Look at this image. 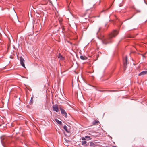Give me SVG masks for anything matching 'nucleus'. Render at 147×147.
Returning <instances> with one entry per match:
<instances>
[{
	"label": "nucleus",
	"mask_w": 147,
	"mask_h": 147,
	"mask_svg": "<svg viewBox=\"0 0 147 147\" xmlns=\"http://www.w3.org/2000/svg\"><path fill=\"white\" fill-rule=\"evenodd\" d=\"M82 145L85 146H88V144H87V142L86 141H84L81 142Z\"/></svg>",
	"instance_id": "7"
},
{
	"label": "nucleus",
	"mask_w": 147,
	"mask_h": 147,
	"mask_svg": "<svg viewBox=\"0 0 147 147\" xmlns=\"http://www.w3.org/2000/svg\"><path fill=\"white\" fill-rule=\"evenodd\" d=\"M63 128L67 132H69V131L67 129V127L66 125H64L63 126Z\"/></svg>",
	"instance_id": "13"
},
{
	"label": "nucleus",
	"mask_w": 147,
	"mask_h": 147,
	"mask_svg": "<svg viewBox=\"0 0 147 147\" xmlns=\"http://www.w3.org/2000/svg\"><path fill=\"white\" fill-rule=\"evenodd\" d=\"M101 29V28L100 27L99 28L98 32L100 31V30Z\"/></svg>",
	"instance_id": "18"
},
{
	"label": "nucleus",
	"mask_w": 147,
	"mask_h": 147,
	"mask_svg": "<svg viewBox=\"0 0 147 147\" xmlns=\"http://www.w3.org/2000/svg\"><path fill=\"white\" fill-rule=\"evenodd\" d=\"M85 137H82V140H84L85 141Z\"/></svg>",
	"instance_id": "17"
},
{
	"label": "nucleus",
	"mask_w": 147,
	"mask_h": 147,
	"mask_svg": "<svg viewBox=\"0 0 147 147\" xmlns=\"http://www.w3.org/2000/svg\"><path fill=\"white\" fill-rule=\"evenodd\" d=\"M58 58H59L60 59H61L63 60L64 59V57L62 56L60 53L59 54L58 56Z\"/></svg>",
	"instance_id": "11"
},
{
	"label": "nucleus",
	"mask_w": 147,
	"mask_h": 147,
	"mask_svg": "<svg viewBox=\"0 0 147 147\" xmlns=\"http://www.w3.org/2000/svg\"><path fill=\"white\" fill-rule=\"evenodd\" d=\"M134 15H133L132 16L131 18L133 16H134Z\"/></svg>",
	"instance_id": "19"
},
{
	"label": "nucleus",
	"mask_w": 147,
	"mask_h": 147,
	"mask_svg": "<svg viewBox=\"0 0 147 147\" xmlns=\"http://www.w3.org/2000/svg\"><path fill=\"white\" fill-rule=\"evenodd\" d=\"M66 1H67V2H68V1H68V0H66Z\"/></svg>",
	"instance_id": "22"
},
{
	"label": "nucleus",
	"mask_w": 147,
	"mask_h": 147,
	"mask_svg": "<svg viewBox=\"0 0 147 147\" xmlns=\"http://www.w3.org/2000/svg\"><path fill=\"white\" fill-rule=\"evenodd\" d=\"M90 146H94L95 145V144L93 142H91L90 143Z\"/></svg>",
	"instance_id": "16"
},
{
	"label": "nucleus",
	"mask_w": 147,
	"mask_h": 147,
	"mask_svg": "<svg viewBox=\"0 0 147 147\" xmlns=\"http://www.w3.org/2000/svg\"><path fill=\"white\" fill-rule=\"evenodd\" d=\"M20 64L22 66L24 67L25 68V64L24 63V62L25 61V60L24 59L22 58V57H21L20 58Z\"/></svg>",
	"instance_id": "4"
},
{
	"label": "nucleus",
	"mask_w": 147,
	"mask_h": 147,
	"mask_svg": "<svg viewBox=\"0 0 147 147\" xmlns=\"http://www.w3.org/2000/svg\"><path fill=\"white\" fill-rule=\"evenodd\" d=\"M118 34V32L117 30H113L110 34L102 39V43L105 45L111 43L113 42L112 38L115 37Z\"/></svg>",
	"instance_id": "1"
},
{
	"label": "nucleus",
	"mask_w": 147,
	"mask_h": 147,
	"mask_svg": "<svg viewBox=\"0 0 147 147\" xmlns=\"http://www.w3.org/2000/svg\"><path fill=\"white\" fill-rule=\"evenodd\" d=\"M99 123V121H98L97 120H95L93 121V124L94 125H95L96 124H98Z\"/></svg>",
	"instance_id": "10"
},
{
	"label": "nucleus",
	"mask_w": 147,
	"mask_h": 147,
	"mask_svg": "<svg viewBox=\"0 0 147 147\" xmlns=\"http://www.w3.org/2000/svg\"><path fill=\"white\" fill-rule=\"evenodd\" d=\"M63 108L62 106H60L59 109L61 111V114L63 115L65 117H67V114L65 110L63 109Z\"/></svg>",
	"instance_id": "2"
},
{
	"label": "nucleus",
	"mask_w": 147,
	"mask_h": 147,
	"mask_svg": "<svg viewBox=\"0 0 147 147\" xmlns=\"http://www.w3.org/2000/svg\"><path fill=\"white\" fill-rule=\"evenodd\" d=\"M33 97H32L31 98V100L30 102V104H32L33 103Z\"/></svg>",
	"instance_id": "15"
},
{
	"label": "nucleus",
	"mask_w": 147,
	"mask_h": 147,
	"mask_svg": "<svg viewBox=\"0 0 147 147\" xmlns=\"http://www.w3.org/2000/svg\"><path fill=\"white\" fill-rule=\"evenodd\" d=\"M52 108L53 110L58 112L59 111L58 106L57 105L55 104L52 106Z\"/></svg>",
	"instance_id": "5"
},
{
	"label": "nucleus",
	"mask_w": 147,
	"mask_h": 147,
	"mask_svg": "<svg viewBox=\"0 0 147 147\" xmlns=\"http://www.w3.org/2000/svg\"><path fill=\"white\" fill-rule=\"evenodd\" d=\"M80 58L82 60H86L87 57L85 56L81 55L80 56Z\"/></svg>",
	"instance_id": "9"
},
{
	"label": "nucleus",
	"mask_w": 147,
	"mask_h": 147,
	"mask_svg": "<svg viewBox=\"0 0 147 147\" xmlns=\"http://www.w3.org/2000/svg\"><path fill=\"white\" fill-rule=\"evenodd\" d=\"M85 138L87 139L88 140H89L91 139V138H90L89 136H85Z\"/></svg>",
	"instance_id": "14"
},
{
	"label": "nucleus",
	"mask_w": 147,
	"mask_h": 147,
	"mask_svg": "<svg viewBox=\"0 0 147 147\" xmlns=\"http://www.w3.org/2000/svg\"><path fill=\"white\" fill-rule=\"evenodd\" d=\"M98 91H99L100 92H117V90H98Z\"/></svg>",
	"instance_id": "6"
},
{
	"label": "nucleus",
	"mask_w": 147,
	"mask_h": 147,
	"mask_svg": "<svg viewBox=\"0 0 147 147\" xmlns=\"http://www.w3.org/2000/svg\"><path fill=\"white\" fill-rule=\"evenodd\" d=\"M62 29H63H63H64V28H62Z\"/></svg>",
	"instance_id": "21"
},
{
	"label": "nucleus",
	"mask_w": 147,
	"mask_h": 147,
	"mask_svg": "<svg viewBox=\"0 0 147 147\" xmlns=\"http://www.w3.org/2000/svg\"><path fill=\"white\" fill-rule=\"evenodd\" d=\"M147 74V71H143L141 73H140L139 74V76H141V75H143L145 74Z\"/></svg>",
	"instance_id": "8"
},
{
	"label": "nucleus",
	"mask_w": 147,
	"mask_h": 147,
	"mask_svg": "<svg viewBox=\"0 0 147 147\" xmlns=\"http://www.w3.org/2000/svg\"><path fill=\"white\" fill-rule=\"evenodd\" d=\"M104 11V10H103L102 11H101V12H103Z\"/></svg>",
	"instance_id": "20"
},
{
	"label": "nucleus",
	"mask_w": 147,
	"mask_h": 147,
	"mask_svg": "<svg viewBox=\"0 0 147 147\" xmlns=\"http://www.w3.org/2000/svg\"><path fill=\"white\" fill-rule=\"evenodd\" d=\"M123 61L124 67L126 68L127 64V56H125V58L124 57L123 58Z\"/></svg>",
	"instance_id": "3"
},
{
	"label": "nucleus",
	"mask_w": 147,
	"mask_h": 147,
	"mask_svg": "<svg viewBox=\"0 0 147 147\" xmlns=\"http://www.w3.org/2000/svg\"><path fill=\"white\" fill-rule=\"evenodd\" d=\"M55 121L58 124L60 125H61L62 124V122L61 121H59V120L57 119H55Z\"/></svg>",
	"instance_id": "12"
}]
</instances>
